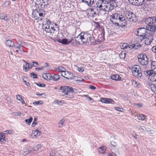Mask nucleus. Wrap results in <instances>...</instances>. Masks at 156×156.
Masks as SVG:
<instances>
[{
  "label": "nucleus",
  "instance_id": "24",
  "mask_svg": "<svg viewBox=\"0 0 156 156\" xmlns=\"http://www.w3.org/2000/svg\"><path fill=\"white\" fill-rule=\"evenodd\" d=\"M82 2L89 6H90L93 4L94 0H82Z\"/></svg>",
  "mask_w": 156,
  "mask_h": 156
},
{
  "label": "nucleus",
  "instance_id": "58",
  "mask_svg": "<svg viewBox=\"0 0 156 156\" xmlns=\"http://www.w3.org/2000/svg\"><path fill=\"white\" fill-rule=\"evenodd\" d=\"M4 20L6 22H8L10 20V18L6 15Z\"/></svg>",
  "mask_w": 156,
  "mask_h": 156
},
{
  "label": "nucleus",
  "instance_id": "46",
  "mask_svg": "<svg viewBox=\"0 0 156 156\" xmlns=\"http://www.w3.org/2000/svg\"><path fill=\"white\" fill-rule=\"evenodd\" d=\"M151 87L152 90L154 92L156 90V85L152 84L151 85Z\"/></svg>",
  "mask_w": 156,
  "mask_h": 156
},
{
  "label": "nucleus",
  "instance_id": "22",
  "mask_svg": "<svg viewBox=\"0 0 156 156\" xmlns=\"http://www.w3.org/2000/svg\"><path fill=\"white\" fill-rule=\"evenodd\" d=\"M119 20V22L123 26H125L127 24L126 21L125 20V17L122 15H121Z\"/></svg>",
  "mask_w": 156,
  "mask_h": 156
},
{
  "label": "nucleus",
  "instance_id": "57",
  "mask_svg": "<svg viewBox=\"0 0 156 156\" xmlns=\"http://www.w3.org/2000/svg\"><path fill=\"white\" fill-rule=\"evenodd\" d=\"M16 98L19 101L20 100H22V99L21 98V96L19 94L16 95Z\"/></svg>",
  "mask_w": 156,
  "mask_h": 156
},
{
  "label": "nucleus",
  "instance_id": "47",
  "mask_svg": "<svg viewBox=\"0 0 156 156\" xmlns=\"http://www.w3.org/2000/svg\"><path fill=\"white\" fill-rule=\"evenodd\" d=\"M156 62L154 61L152 62L151 64V67L152 69H154L156 68Z\"/></svg>",
  "mask_w": 156,
  "mask_h": 156
},
{
  "label": "nucleus",
  "instance_id": "1",
  "mask_svg": "<svg viewBox=\"0 0 156 156\" xmlns=\"http://www.w3.org/2000/svg\"><path fill=\"white\" fill-rule=\"evenodd\" d=\"M95 10L97 12L111 11L114 8V5L111 2L106 0H98L96 3Z\"/></svg>",
  "mask_w": 156,
  "mask_h": 156
},
{
  "label": "nucleus",
  "instance_id": "19",
  "mask_svg": "<svg viewBox=\"0 0 156 156\" xmlns=\"http://www.w3.org/2000/svg\"><path fill=\"white\" fill-rule=\"evenodd\" d=\"M43 6L40 7L38 9V12H39V16L40 17H44L45 14V11L43 9Z\"/></svg>",
  "mask_w": 156,
  "mask_h": 156
},
{
  "label": "nucleus",
  "instance_id": "10",
  "mask_svg": "<svg viewBox=\"0 0 156 156\" xmlns=\"http://www.w3.org/2000/svg\"><path fill=\"white\" fill-rule=\"evenodd\" d=\"M147 29L150 31L148 35L152 34L153 36H154V32L156 30V26L155 25H147L146 26Z\"/></svg>",
  "mask_w": 156,
  "mask_h": 156
},
{
  "label": "nucleus",
  "instance_id": "29",
  "mask_svg": "<svg viewBox=\"0 0 156 156\" xmlns=\"http://www.w3.org/2000/svg\"><path fill=\"white\" fill-rule=\"evenodd\" d=\"M33 151V148L30 147L27 148L24 150L23 152L25 153V154H27L31 153Z\"/></svg>",
  "mask_w": 156,
  "mask_h": 156
},
{
  "label": "nucleus",
  "instance_id": "44",
  "mask_svg": "<svg viewBox=\"0 0 156 156\" xmlns=\"http://www.w3.org/2000/svg\"><path fill=\"white\" fill-rule=\"evenodd\" d=\"M128 45L127 43H123L121 45V48L122 49H124L127 48L128 47Z\"/></svg>",
  "mask_w": 156,
  "mask_h": 156
},
{
  "label": "nucleus",
  "instance_id": "38",
  "mask_svg": "<svg viewBox=\"0 0 156 156\" xmlns=\"http://www.w3.org/2000/svg\"><path fill=\"white\" fill-rule=\"evenodd\" d=\"M65 121V119L63 118L60 120L58 124L59 127H62V126L64 124Z\"/></svg>",
  "mask_w": 156,
  "mask_h": 156
},
{
  "label": "nucleus",
  "instance_id": "60",
  "mask_svg": "<svg viewBox=\"0 0 156 156\" xmlns=\"http://www.w3.org/2000/svg\"><path fill=\"white\" fill-rule=\"evenodd\" d=\"M22 46V45H21L20 44H19V45L17 46L16 45H15L14 46V47H16L17 48H18L19 50H20V47Z\"/></svg>",
  "mask_w": 156,
  "mask_h": 156
},
{
  "label": "nucleus",
  "instance_id": "51",
  "mask_svg": "<svg viewBox=\"0 0 156 156\" xmlns=\"http://www.w3.org/2000/svg\"><path fill=\"white\" fill-rule=\"evenodd\" d=\"M137 128L140 129L144 131H146V129L144 126H138Z\"/></svg>",
  "mask_w": 156,
  "mask_h": 156
},
{
  "label": "nucleus",
  "instance_id": "45",
  "mask_svg": "<svg viewBox=\"0 0 156 156\" xmlns=\"http://www.w3.org/2000/svg\"><path fill=\"white\" fill-rule=\"evenodd\" d=\"M132 83L133 85L135 87L137 86L138 84L137 82L135 80H133L132 81Z\"/></svg>",
  "mask_w": 156,
  "mask_h": 156
},
{
  "label": "nucleus",
  "instance_id": "6",
  "mask_svg": "<svg viewBox=\"0 0 156 156\" xmlns=\"http://www.w3.org/2000/svg\"><path fill=\"white\" fill-rule=\"evenodd\" d=\"M59 90H61L62 92L66 95L68 94L69 91H71V92H75V91H74V89L69 86H61L60 87Z\"/></svg>",
  "mask_w": 156,
  "mask_h": 156
},
{
  "label": "nucleus",
  "instance_id": "64",
  "mask_svg": "<svg viewBox=\"0 0 156 156\" xmlns=\"http://www.w3.org/2000/svg\"><path fill=\"white\" fill-rule=\"evenodd\" d=\"M111 21L113 23V24H115V26H116L117 27H119V24L117 23L114 22V23L113 21L111 20Z\"/></svg>",
  "mask_w": 156,
  "mask_h": 156
},
{
  "label": "nucleus",
  "instance_id": "40",
  "mask_svg": "<svg viewBox=\"0 0 156 156\" xmlns=\"http://www.w3.org/2000/svg\"><path fill=\"white\" fill-rule=\"evenodd\" d=\"M119 56L121 59H124L126 56V54L124 52H122L120 54Z\"/></svg>",
  "mask_w": 156,
  "mask_h": 156
},
{
  "label": "nucleus",
  "instance_id": "26",
  "mask_svg": "<svg viewBox=\"0 0 156 156\" xmlns=\"http://www.w3.org/2000/svg\"><path fill=\"white\" fill-rule=\"evenodd\" d=\"M110 78L116 81L119 80H121V77L118 75L115 74L110 76Z\"/></svg>",
  "mask_w": 156,
  "mask_h": 156
},
{
  "label": "nucleus",
  "instance_id": "32",
  "mask_svg": "<svg viewBox=\"0 0 156 156\" xmlns=\"http://www.w3.org/2000/svg\"><path fill=\"white\" fill-rule=\"evenodd\" d=\"M133 14V13L130 12H128L126 14V19L127 20H129V21H130V20L131 19V18L132 17V16Z\"/></svg>",
  "mask_w": 156,
  "mask_h": 156
},
{
  "label": "nucleus",
  "instance_id": "31",
  "mask_svg": "<svg viewBox=\"0 0 156 156\" xmlns=\"http://www.w3.org/2000/svg\"><path fill=\"white\" fill-rule=\"evenodd\" d=\"M106 148L105 147H102L98 149V152L101 154H104L105 152Z\"/></svg>",
  "mask_w": 156,
  "mask_h": 156
},
{
  "label": "nucleus",
  "instance_id": "43",
  "mask_svg": "<svg viewBox=\"0 0 156 156\" xmlns=\"http://www.w3.org/2000/svg\"><path fill=\"white\" fill-rule=\"evenodd\" d=\"M33 119L32 117H30L29 119H26L25 120V122L28 125H30Z\"/></svg>",
  "mask_w": 156,
  "mask_h": 156
},
{
  "label": "nucleus",
  "instance_id": "20",
  "mask_svg": "<svg viewBox=\"0 0 156 156\" xmlns=\"http://www.w3.org/2000/svg\"><path fill=\"white\" fill-rule=\"evenodd\" d=\"M41 133V132H39L37 129H36L32 131L31 135L33 138H36L39 136Z\"/></svg>",
  "mask_w": 156,
  "mask_h": 156
},
{
  "label": "nucleus",
  "instance_id": "50",
  "mask_svg": "<svg viewBox=\"0 0 156 156\" xmlns=\"http://www.w3.org/2000/svg\"><path fill=\"white\" fill-rule=\"evenodd\" d=\"M21 114V113L20 112H13L12 114V115L15 116H20Z\"/></svg>",
  "mask_w": 156,
  "mask_h": 156
},
{
  "label": "nucleus",
  "instance_id": "4",
  "mask_svg": "<svg viewBox=\"0 0 156 156\" xmlns=\"http://www.w3.org/2000/svg\"><path fill=\"white\" fill-rule=\"evenodd\" d=\"M138 61L140 64L142 65H146L148 63L147 57L145 54H140L137 56Z\"/></svg>",
  "mask_w": 156,
  "mask_h": 156
},
{
  "label": "nucleus",
  "instance_id": "16",
  "mask_svg": "<svg viewBox=\"0 0 156 156\" xmlns=\"http://www.w3.org/2000/svg\"><path fill=\"white\" fill-rule=\"evenodd\" d=\"M38 11V9L37 8L33 10L31 16L36 20H37L38 18V16H39V12Z\"/></svg>",
  "mask_w": 156,
  "mask_h": 156
},
{
  "label": "nucleus",
  "instance_id": "63",
  "mask_svg": "<svg viewBox=\"0 0 156 156\" xmlns=\"http://www.w3.org/2000/svg\"><path fill=\"white\" fill-rule=\"evenodd\" d=\"M108 156H116V154L113 153H109L108 154Z\"/></svg>",
  "mask_w": 156,
  "mask_h": 156
},
{
  "label": "nucleus",
  "instance_id": "25",
  "mask_svg": "<svg viewBox=\"0 0 156 156\" xmlns=\"http://www.w3.org/2000/svg\"><path fill=\"white\" fill-rule=\"evenodd\" d=\"M5 43L7 46L10 47L13 46L14 44V42L10 40L5 41Z\"/></svg>",
  "mask_w": 156,
  "mask_h": 156
},
{
  "label": "nucleus",
  "instance_id": "11",
  "mask_svg": "<svg viewBox=\"0 0 156 156\" xmlns=\"http://www.w3.org/2000/svg\"><path fill=\"white\" fill-rule=\"evenodd\" d=\"M130 3L135 6H141L144 4V0H129Z\"/></svg>",
  "mask_w": 156,
  "mask_h": 156
},
{
  "label": "nucleus",
  "instance_id": "61",
  "mask_svg": "<svg viewBox=\"0 0 156 156\" xmlns=\"http://www.w3.org/2000/svg\"><path fill=\"white\" fill-rule=\"evenodd\" d=\"M44 68V66H43V67H39V68H36L35 69L36 70H40L43 69Z\"/></svg>",
  "mask_w": 156,
  "mask_h": 156
},
{
  "label": "nucleus",
  "instance_id": "36",
  "mask_svg": "<svg viewBox=\"0 0 156 156\" xmlns=\"http://www.w3.org/2000/svg\"><path fill=\"white\" fill-rule=\"evenodd\" d=\"M146 117V116L143 114H141L137 116L138 119L140 120H144L145 119Z\"/></svg>",
  "mask_w": 156,
  "mask_h": 156
},
{
  "label": "nucleus",
  "instance_id": "15",
  "mask_svg": "<svg viewBox=\"0 0 156 156\" xmlns=\"http://www.w3.org/2000/svg\"><path fill=\"white\" fill-rule=\"evenodd\" d=\"M100 101L103 103L106 104H113L114 101L113 100L109 98H101L100 100Z\"/></svg>",
  "mask_w": 156,
  "mask_h": 156
},
{
  "label": "nucleus",
  "instance_id": "12",
  "mask_svg": "<svg viewBox=\"0 0 156 156\" xmlns=\"http://www.w3.org/2000/svg\"><path fill=\"white\" fill-rule=\"evenodd\" d=\"M23 61L26 63V66L25 67L24 66H23V69L25 72H27L29 69H31L32 67L35 66L33 63L32 64H30L25 60H24Z\"/></svg>",
  "mask_w": 156,
  "mask_h": 156
},
{
  "label": "nucleus",
  "instance_id": "37",
  "mask_svg": "<svg viewBox=\"0 0 156 156\" xmlns=\"http://www.w3.org/2000/svg\"><path fill=\"white\" fill-rule=\"evenodd\" d=\"M54 102L58 105H62L65 104V103L64 102V101H59L58 100H55L54 101Z\"/></svg>",
  "mask_w": 156,
  "mask_h": 156
},
{
  "label": "nucleus",
  "instance_id": "39",
  "mask_svg": "<svg viewBox=\"0 0 156 156\" xmlns=\"http://www.w3.org/2000/svg\"><path fill=\"white\" fill-rule=\"evenodd\" d=\"M72 93V92H71V91H69V92L66 94L67 95L66 97L69 98H73V95Z\"/></svg>",
  "mask_w": 156,
  "mask_h": 156
},
{
  "label": "nucleus",
  "instance_id": "28",
  "mask_svg": "<svg viewBox=\"0 0 156 156\" xmlns=\"http://www.w3.org/2000/svg\"><path fill=\"white\" fill-rule=\"evenodd\" d=\"M121 16L118 13H115L112 15L111 16L112 19L116 20H119V18Z\"/></svg>",
  "mask_w": 156,
  "mask_h": 156
},
{
  "label": "nucleus",
  "instance_id": "59",
  "mask_svg": "<svg viewBox=\"0 0 156 156\" xmlns=\"http://www.w3.org/2000/svg\"><path fill=\"white\" fill-rule=\"evenodd\" d=\"M89 88L91 89L94 90L96 89V87L95 86L90 85H89Z\"/></svg>",
  "mask_w": 156,
  "mask_h": 156
},
{
  "label": "nucleus",
  "instance_id": "21",
  "mask_svg": "<svg viewBox=\"0 0 156 156\" xmlns=\"http://www.w3.org/2000/svg\"><path fill=\"white\" fill-rule=\"evenodd\" d=\"M43 78L45 80H51V76L48 73H44L42 74Z\"/></svg>",
  "mask_w": 156,
  "mask_h": 156
},
{
  "label": "nucleus",
  "instance_id": "3",
  "mask_svg": "<svg viewBox=\"0 0 156 156\" xmlns=\"http://www.w3.org/2000/svg\"><path fill=\"white\" fill-rule=\"evenodd\" d=\"M133 75L135 76L140 77L142 76L141 69L138 65H135L132 66L131 69Z\"/></svg>",
  "mask_w": 156,
  "mask_h": 156
},
{
  "label": "nucleus",
  "instance_id": "53",
  "mask_svg": "<svg viewBox=\"0 0 156 156\" xmlns=\"http://www.w3.org/2000/svg\"><path fill=\"white\" fill-rule=\"evenodd\" d=\"M35 83L37 86L40 87H44L45 86V84L43 83Z\"/></svg>",
  "mask_w": 156,
  "mask_h": 156
},
{
  "label": "nucleus",
  "instance_id": "34",
  "mask_svg": "<svg viewBox=\"0 0 156 156\" xmlns=\"http://www.w3.org/2000/svg\"><path fill=\"white\" fill-rule=\"evenodd\" d=\"M137 17L136 16V15L134 14L133 13L130 22H136L137 21Z\"/></svg>",
  "mask_w": 156,
  "mask_h": 156
},
{
  "label": "nucleus",
  "instance_id": "49",
  "mask_svg": "<svg viewBox=\"0 0 156 156\" xmlns=\"http://www.w3.org/2000/svg\"><path fill=\"white\" fill-rule=\"evenodd\" d=\"M114 109L115 110L120 112H122L123 110V109L122 108L118 107H115Z\"/></svg>",
  "mask_w": 156,
  "mask_h": 156
},
{
  "label": "nucleus",
  "instance_id": "33",
  "mask_svg": "<svg viewBox=\"0 0 156 156\" xmlns=\"http://www.w3.org/2000/svg\"><path fill=\"white\" fill-rule=\"evenodd\" d=\"M55 69L58 70V72H61L62 73L64 72L66 70L65 69L64 67L62 66H59L58 68H56Z\"/></svg>",
  "mask_w": 156,
  "mask_h": 156
},
{
  "label": "nucleus",
  "instance_id": "41",
  "mask_svg": "<svg viewBox=\"0 0 156 156\" xmlns=\"http://www.w3.org/2000/svg\"><path fill=\"white\" fill-rule=\"evenodd\" d=\"M154 71L153 70H150L147 71L146 72H145L144 74L147 76H150L151 74H152V73Z\"/></svg>",
  "mask_w": 156,
  "mask_h": 156
},
{
  "label": "nucleus",
  "instance_id": "8",
  "mask_svg": "<svg viewBox=\"0 0 156 156\" xmlns=\"http://www.w3.org/2000/svg\"><path fill=\"white\" fill-rule=\"evenodd\" d=\"M55 29L54 27L52 26L51 27L52 31V36L53 37V38H56L57 37V36L58 33L59 27L55 23Z\"/></svg>",
  "mask_w": 156,
  "mask_h": 156
},
{
  "label": "nucleus",
  "instance_id": "42",
  "mask_svg": "<svg viewBox=\"0 0 156 156\" xmlns=\"http://www.w3.org/2000/svg\"><path fill=\"white\" fill-rule=\"evenodd\" d=\"M30 76L33 78H37V75L33 72H32L30 73Z\"/></svg>",
  "mask_w": 156,
  "mask_h": 156
},
{
  "label": "nucleus",
  "instance_id": "9",
  "mask_svg": "<svg viewBox=\"0 0 156 156\" xmlns=\"http://www.w3.org/2000/svg\"><path fill=\"white\" fill-rule=\"evenodd\" d=\"M61 75L64 78L68 79H72L73 77V74L67 71H65L61 74Z\"/></svg>",
  "mask_w": 156,
  "mask_h": 156
},
{
  "label": "nucleus",
  "instance_id": "17",
  "mask_svg": "<svg viewBox=\"0 0 156 156\" xmlns=\"http://www.w3.org/2000/svg\"><path fill=\"white\" fill-rule=\"evenodd\" d=\"M34 3L35 7L38 9L40 8V7H44V4L42 0H35Z\"/></svg>",
  "mask_w": 156,
  "mask_h": 156
},
{
  "label": "nucleus",
  "instance_id": "56",
  "mask_svg": "<svg viewBox=\"0 0 156 156\" xmlns=\"http://www.w3.org/2000/svg\"><path fill=\"white\" fill-rule=\"evenodd\" d=\"M77 70L78 71L82 72L84 71V68L83 67H80V68L78 67V68Z\"/></svg>",
  "mask_w": 156,
  "mask_h": 156
},
{
  "label": "nucleus",
  "instance_id": "27",
  "mask_svg": "<svg viewBox=\"0 0 156 156\" xmlns=\"http://www.w3.org/2000/svg\"><path fill=\"white\" fill-rule=\"evenodd\" d=\"M5 136L3 133H0V140L2 143L4 144L5 142Z\"/></svg>",
  "mask_w": 156,
  "mask_h": 156
},
{
  "label": "nucleus",
  "instance_id": "5",
  "mask_svg": "<svg viewBox=\"0 0 156 156\" xmlns=\"http://www.w3.org/2000/svg\"><path fill=\"white\" fill-rule=\"evenodd\" d=\"M52 26L51 25V22L49 20L46 21L42 24V28L46 32L51 33L52 34V31L51 28V27Z\"/></svg>",
  "mask_w": 156,
  "mask_h": 156
},
{
  "label": "nucleus",
  "instance_id": "13",
  "mask_svg": "<svg viewBox=\"0 0 156 156\" xmlns=\"http://www.w3.org/2000/svg\"><path fill=\"white\" fill-rule=\"evenodd\" d=\"M73 40L72 38L69 40L66 38H63L62 40L58 39L57 41L59 43L63 44H69L71 43Z\"/></svg>",
  "mask_w": 156,
  "mask_h": 156
},
{
  "label": "nucleus",
  "instance_id": "30",
  "mask_svg": "<svg viewBox=\"0 0 156 156\" xmlns=\"http://www.w3.org/2000/svg\"><path fill=\"white\" fill-rule=\"evenodd\" d=\"M60 76L57 74H54L53 76H51V79L54 81H57L60 78Z\"/></svg>",
  "mask_w": 156,
  "mask_h": 156
},
{
  "label": "nucleus",
  "instance_id": "2",
  "mask_svg": "<svg viewBox=\"0 0 156 156\" xmlns=\"http://www.w3.org/2000/svg\"><path fill=\"white\" fill-rule=\"evenodd\" d=\"M78 38L80 39L83 44H93L94 42V38L93 35L88 32L81 33L79 35Z\"/></svg>",
  "mask_w": 156,
  "mask_h": 156
},
{
  "label": "nucleus",
  "instance_id": "18",
  "mask_svg": "<svg viewBox=\"0 0 156 156\" xmlns=\"http://www.w3.org/2000/svg\"><path fill=\"white\" fill-rule=\"evenodd\" d=\"M145 22L147 24V25H152L155 22L153 17L147 18L145 20Z\"/></svg>",
  "mask_w": 156,
  "mask_h": 156
},
{
  "label": "nucleus",
  "instance_id": "7",
  "mask_svg": "<svg viewBox=\"0 0 156 156\" xmlns=\"http://www.w3.org/2000/svg\"><path fill=\"white\" fill-rule=\"evenodd\" d=\"M147 29L144 28H140L138 29L135 32L136 35L138 36L143 37L146 35Z\"/></svg>",
  "mask_w": 156,
  "mask_h": 156
},
{
  "label": "nucleus",
  "instance_id": "52",
  "mask_svg": "<svg viewBox=\"0 0 156 156\" xmlns=\"http://www.w3.org/2000/svg\"><path fill=\"white\" fill-rule=\"evenodd\" d=\"M5 134H10L13 133V131L11 130H8L5 131Z\"/></svg>",
  "mask_w": 156,
  "mask_h": 156
},
{
  "label": "nucleus",
  "instance_id": "54",
  "mask_svg": "<svg viewBox=\"0 0 156 156\" xmlns=\"http://www.w3.org/2000/svg\"><path fill=\"white\" fill-rule=\"evenodd\" d=\"M5 14L3 13L0 14V19L1 20H4L5 17Z\"/></svg>",
  "mask_w": 156,
  "mask_h": 156
},
{
  "label": "nucleus",
  "instance_id": "14",
  "mask_svg": "<svg viewBox=\"0 0 156 156\" xmlns=\"http://www.w3.org/2000/svg\"><path fill=\"white\" fill-rule=\"evenodd\" d=\"M148 37L146 38L145 40V43L146 45H148L151 44L153 40L154 36H152V34H150L147 36Z\"/></svg>",
  "mask_w": 156,
  "mask_h": 156
},
{
  "label": "nucleus",
  "instance_id": "35",
  "mask_svg": "<svg viewBox=\"0 0 156 156\" xmlns=\"http://www.w3.org/2000/svg\"><path fill=\"white\" fill-rule=\"evenodd\" d=\"M41 147V145L39 144L37 145L34 146L33 150L34 151H37L39 150Z\"/></svg>",
  "mask_w": 156,
  "mask_h": 156
},
{
  "label": "nucleus",
  "instance_id": "48",
  "mask_svg": "<svg viewBox=\"0 0 156 156\" xmlns=\"http://www.w3.org/2000/svg\"><path fill=\"white\" fill-rule=\"evenodd\" d=\"M43 101H35L33 103V104L34 105H41L42 104Z\"/></svg>",
  "mask_w": 156,
  "mask_h": 156
},
{
  "label": "nucleus",
  "instance_id": "62",
  "mask_svg": "<svg viewBox=\"0 0 156 156\" xmlns=\"http://www.w3.org/2000/svg\"><path fill=\"white\" fill-rule=\"evenodd\" d=\"M152 50L153 52L156 54V46L153 47Z\"/></svg>",
  "mask_w": 156,
  "mask_h": 156
},
{
  "label": "nucleus",
  "instance_id": "55",
  "mask_svg": "<svg viewBox=\"0 0 156 156\" xmlns=\"http://www.w3.org/2000/svg\"><path fill=\"white\" fill-rule=\"evenodd\" d=\"M43 1V3H44V7H45L46 6H47V4H48V0H42Z\"/></svg>",
  "mask_w": 156,
  "mask_h": 156
},
{
  "label": "nucleus",
  "instance_id": "23",
  "mask_svg": "<svg viewBox=\"0 0 156 156\" xmlns=\"http://www.w3.org/2000/svg\"><path fill=\"white\" fill-rule=\"evenodd\" d=\"M148 79L152 81H156V73H154V71L152 74H151L150 76H149Z\"/></svg>",
  "mask_w": 156,
  "mask_h": 156
}]
</instances>
